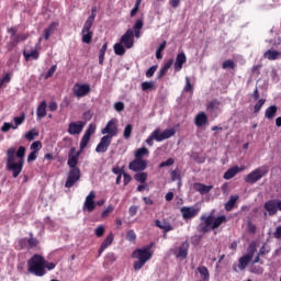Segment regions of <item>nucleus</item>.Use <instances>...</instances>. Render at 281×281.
Masks as SVG:
<instances>
[{"mask_svg": "<svg viewBox=\"0 0 281 281\" xmlns=\"http://www.w3.org/2000/svg\"><path fill=\"white\" fill-rule=\"evenodd\" d=\"M25 147L20 146L18 150L14 147H10L7 150V170L12 172L13 179H16L21 172H23V166H25Z\"/></svg>", "mask_w": 281, "mask_h": 281, "instance_id": "f257e3e1", "label": "nucleus"}, {"mask_svg": "<svg viewBox=\"0 0 281 281\" xmlns=\"http://www.w3.org/2000/svg\"><path fill=\"white\" fill-rule=\"evenodd\" d=\"M153 247H155V243H150L144 248H138L133 251L132 258H136V261L133 265L134 271H139L153 258Z\"/></svg>", "mask_w": 281, "mask_h": 281, "instance_id": "f03ea898", "label": "nucleus"}, {"mask_svg": "<svg viewBox=\"0 0 281 281\" xmlns=\"http://www.w3.org/2000/svg\"><path fill=\"white\" fill-rule=\"evenodd\" d=\"M200 221H203V223L200 224V232L202 234H207L209 232H212V229H217V227L223 223H227V217L225 215H221L215 218L213 215H202Z\"/></svg>", "mask_w": 281, "mask_h": 281, "instance_id": "7ed1b4c3", "label": "nucleus"}, {"mask_svg": "<svg viewBox=\"0 0 281 281\" xmlns=\"http://www.w3.org/2000/svg\"><path fill=\"white\" fill-rule=\"evenodd\" d=\"M27 271L37 278H43L47 273L45 270V257L41 255H33L27 261Z\"/></svg>", "mask_w": 281, "mask_h": 281, "instance_id": "20e7f679", "label": "nucleus"}, {"mask_svg": "<svg viewBox=\"0 0 281 281\" xmlns=\"http://www.w3.org/2000/svg\"><path fill=\"white\" fill-rule=\"evenodd\" d=\"M176 133L177 132L175 131V128H167L161 132V128L158 127L151 132V134L147 137L145 142L147 145L154 146V140L164 142L166 139H170V137H175Z\"/></svg>", "mask_w": 281, "mask_h": 281, "instance_id": "39448f33", "label": "nucleus"}, {"mask_svg": "<svg viewBox=\"0 0 281 281\" xmlns=\"http://www.w3.org/2000/svg\"><path fill=\"white\" fill-rule=\"evenodd\" d=\"M269 175V166L263 165L256 169H254L250 173L246 175L244 178L245 183H249L254 186V183H258L260 179L267 177Z\"/></svg>", "mask_w": 281, "mask_h": 281, "instance_id": "423d86ee", "label": "nucleus"}, {"mask_svg": "<svg viewBox=\"0 0 281 281\" xmlns=\"http://www.w3.org/2000/svg\"><path fill=\"white\" fill-rule=\"evenodd\" d=\"M117 133H120V131L117 130V120L115 119H111L105 127L101 130V134L105 135V137H110V139L117 137Z\"/></svg>", "mask_w": 281, "mask_h": 281, "instance_id": "0eeeda50", "label": "nucleus"}, {"mask_svg": "<svg viewBox=\"0 0 281 281\" xmlns=\"http://www.w3.org/2000/svg\"><path fill=\"white\" fill-rule=\"evenodd\" d=\"M95 128H97L95 124L93 123L89 124L80 142V153H82V150H85V148L89 146V143L91 142V135L95 134Z\"/></svg>", "mask_w": 281, "mask_h": 281, "instance_id": "6e6552de", "label": "nucleus"}, {"mask_svg": "<svg viewBox=\"0 0 281 281\" xmlns=\"http://www.w3.org/2000/svg\"><path fill=\"white\" fill-rule=\"evenodd\" d=\"M200 212H201V209L194 207V206H182L180 209V213L183 221H192V218H195V216H199Z\"/></svg>", "mask_w": 281, "mask_h": 281, "instance_id": "1a4fd4ad", "label": "nucleus"}, {"mask_svg": "<svg viewBox=\"0 0 281 281\" xmlns=\"http://www.w3.org/2000/svg\"><path fill=\"white\" fill-rule=\"evenodd\" d=\"M80 181V168L70 169L65 183V188H74Z\"/></svg>", "mask_w": 281, "mask_h": 281, "instance_id": "9d476101", "label": "nucleus"}, {"mask_svg": "<svg viewBox=\"0 0 281 281\" xmlns=\"http://www.w3.org/2000/svg\"><path fill=\"white\" fill-rule=\"evenodd\" d=\"M75 98H85L91 93V87L87 83H76L72 88Z\"/></svg>", "mask_w": 281, "mask_h": 281, "instance_id": "9b49d317", "label": "nucleus"}, {"mask_svg": "<svg viewBox=\"0 0 281 281\" xmlns=\"http://www.w3.org/2000/svg\"><path fill=\"white\" fill-rule=\"evenodd\" d=\"M263 207L268 211L269 216H274V214H278V210L281 212V201L269 200L263 204Z\"/></svg>", "mask_w": 281, "mask_h": 281, "instance_id": "f8f14e48", "label": "nucleus"}, {"mask_svg": "<svg viewBox=\"0 0 281 281\" xmlns=\"http://www.w3.org/2000/svg\"><path fill=\"white\" fill-rule=\"evenodd\" d=\"M120 43H122L126 49H132L133 45H135L133 29H128L125 34L122 35Z\"/></svg>", "mask_w": 281, "mask_h": 281, "instance_id": "ddd939ff", "label": "nucleus"}, {"mask_svg": "<svg viewBox=\"0 0 281 281\" xmlns=\"http://www.w3.org/2000/svg\"><path fill=\"white\" fill-rule=\"evenodd\" d=\"M83 212H93L95 210V191H90V193L86 196L83 202Z\"/></svg>", "mask_w": 281, "mask_h": 281, "instance_id": "4468645a", "label": "nucleus"}, {"mask_svg": "<svg viewBox=\"0 0 281 281\" xmlns=\"http://www.w3.org/2000/svg\"><path fill=\"white\" fill-rule=\"evenodd\" d=\"M128 168L133 170V172H143L148 168V162L144 159L135 158L128 165Z\"/></svg>", "mask_w": 281, "mask_h": 281, "instance_id": "2eb2a0df", "label": "nucleus"}, {"mask_svg": "<svg viewBox=\"0 0 281 281\" xmlns=\"http://www.w3.org/2000/svg\"><path fill=\"white\" fill-rule=\"evenodd\" d=\"M80 153L82 151H76V147H71L70 151L68 154V162L70 169L78 168V159H80Z\"/></svg>", "mask_w": 281, "mask_h": 281, "instance_id": "dca6fc26", "label": "nucleus"}, {"mask_svg": "<svg viewBox=\"0 0 281 281\" xmlns=\"http://www.w3.org/2000/svg\"><path fill=\"white\" fill-rule=\"evenodd\" d=\"M111 142H113L111 136H103L95 147V153H106V150H109V146H111Z\"/></svg>", "mask_w": 281, "mask_h": 281, "instance_id": "f3484780", "label": "nucleus"}, {"mask_svg": "<svg viewBox=\"0 0 281 281\" xmlns=\"http://www.w3.org/2000/svg\"><path fill=\"white\" fill-rule=\"evenodd\" d=\"M82 128H85V122H71L68 125L69 135H80L82 133Z\"/></svg>", "mask_w": 281, "mask_h": 281, "instance_id": "a211bd4d", "label": "nucleus"}, {"mask_svg": "<svg viewBox=\"0 0 281 281\" xmlns=\"http://www.w3.org/2000/svg\"><path fill=\"white\" fill-rule=\"evenodd\" d=\"M188 61V57H186V53L181 52L176 57V63L173 65V69L176 72L181 71L183 69V65Z\"/></svg>", "mask_w": 281, "mask_h": 281, "instance_id": "6ab92c4d", "label": "nucleus"}, {"mask_svg": "<svg viewBox=\"0 0 281 281\" xmlns=\"http://www.w3.org/2000/svg\"><path fill=\"white\" fill-rule=\"evenodd\" d=\"M214 186H207L201 182L193 183V190H195V192H200L202 195L210 194V192H212Z\"/></svg>", "mask_w": 281, "mask_h": 281, "instance_id": "aec40b11", "label": "nucleus"}, {"mask_svg": "<svg viewBox=\"0 0 281 281\" xmlns=\"http://www.w3.org/2000/svg\"><path fill=\"white\" fill-rule=\"evenodd\" d=\"M114 238H115V236L113 235V233H110V234L104 238V240L102 241V244H101V246H100V248H99V251H98L99 256H102V252H103L106 248L111 247V245H113Z\"/></svg>", "mask_w": 281, "mask_h": 281, "instance_id": "412c9836", "label": "nucleus"}, {"mask_svg": "<svg viewBox=\"0 0 281 281\" xmlns=\"http://www.w3.org/2000/svg\"><path fill=\"white\" fill-rule=\"evenodd\" d=\"M243 170H245V167L234 166L229 168L227 171H225L224 179L226 181H229V179H234V177H236L238 172H243Z\"/></svg>", "mask_w": 281, "mask_h": 281, "instance_id": "4be33fe9", "label": "nucleus"}, {"mask_svg": "<svg viewBox=\"0 0 281 281\" xmlns=\"http://www.w3.org/2000/svg\"><path fill=\"white\" fill-rule=\"evenodd\" d=\"M188 249H190V244L188 241L182 243L178 251L175 252L177 258L186 260V258H188Z\"/></svg>", "mask_w": 281, "mask_h": 281, "instance_id": "5701e85b", "label": "nucleus"}, {"mask_svg": "<svg viewBox=\"0 0 281 281\" xmlns=\"http://www.w3.org/2000/svg\"><path fill=\"white\" fill-rule=\"evenodd\" d=\"M194 124L198 128H201L207 124V114L205 112H199L194 117Z\"/></svg>", "mask_w": 281, "mask_h": 281, "instance_id": "b1692460", "label": "nucleus"}, {"mask_svg": "<svg viewBox=\"0 0 281 281\" xmlns=\"http://www.w3.org/2000/svg\"><path fill=\"white\" fill-rule=\"evenodd\" d=\"M36 115L38 120H43L47 115V102L42 101L40 105L37 106Z\"/></svg>", "mask_w": 281, "mask_h": 281, "instance_id": "393cba45", "label": "nucleus"}, {"mask_svg": "<svg viewBox=\"0 0 281 281\" xmlns=\"http://www.w3.org/2000/svg\"><path fill=\"white\" fill-rule=\"evenodd\" d=\"M251 260L252 259H250V257L247 255L241 256L238 260V269H240V271H245V269H247Z\"/></svg>", "mask_w": 281, "mask_h": 281, "instance_id": "a878e982", "label": "nucleus"}, {"mask_svg": "<svg viewBox=\"0 0 281 281\" xmlns=\"http://www.w3.org/2000/svg\"><path fill=\"white\" fill-rule=\"evenodd\" d=\"M265 58H267L268 60H280L281 58V53L278 50H272L269 49L263 54Z\"/></svg>", "mask_w": 281, "mask_h": 281, "instance_id": "bb28decb", "label": "nucleus"}, {"mask_svg": "<svg viewBox=\"0 0 281 281\" xmlns=\"http://www.w3.org/2000/svg\"><path fill=\"white\" fill-rule=\"evenodd\" d=\"M56 27H58V22H53L48 25V27H46L44 30L45 41H49V36H52V34H54V30H56Z\"/></svg>", "mask_w": 281, "mask_h": 281, "instance_id": "cd10ccee", "label": "nucleus"}, {"mask_svg": "<svg viewBox=\"0 0 281 281\" xmlns=\"http://www.w3.org/2000/svg\"><path fill=\"white\" fill-rule=\"evenodd\" d=\"M277 113H278V106L270 105L265 112V117H266V120H273V117H276Z\"/></svg>", "mask_w": 281, "mask_h": 281, "instance_id": "c85d7f7f", "label": "nucleus"}, {"mask_svg": "<svg viewBox=\"0 0 281 281\" xmlns=\"http://www.w3.org/2000/svg\"><path fill=\"white\" fill-rule=\"evenodd\" d=\"M23 56H24L25 60H32V59L38 60L41 53H38V50H36V49H33L30 53L24 50Z\"/></svg>", "mask_w": 281, "mask_h": 281, "instance_id": "c756f323", "label": "nucleus"}, {"mask_svg": "<svg viewBox=\"0 0 281 281\" xmlns=\"http://www.w3.org/2000/svg\"><path fill=\"white\" fill-rule=\"evenodd\" d=\"M172 63H175V60L169 59L164 67L158 71V80H161L162 76H166V74H168V69H170V67H172Z\"/></svg>", "mask_w": 281, "mask_h": 281, "instance_id": "7c9ffc66", "label": "nucleus"}, {"mask_svg": "<svg viewBox=\"0 0 281 281\" xmlns=\"http://www.w3.org/2000/svg\"><path fill=\"white\" fill-rule=\"evenodd\" d=\"M198 272L200 273V278L202 281L210 280V270H207V267L205 266L198 267Z\"/></svg>", "mask_w": 281, "mask_h": 281, "instance_id": "2f4dec72", "label": "nucleus"}, {"mask_svg": "<svg viewBox=\"0 0 281 281\" xmlns=\"http://www.w3.org/2000/svg\"><path fill=\"white\" fill-rule=\"evenodd\" d=\"M155 225L156 227H159V229H164L165 234H167V232H172V225H170V223H164L161 224V221L156 220L155 221Z\"/></svg>", "mask_w": 281, "mask_h": 281, "instance_id": "473e14b6", "label": "nucleus"}, {"mask_svg": "<svg viewBox=\"0 0 281 281\" xmlns=\"http://www.w3.org/2000/svg\"><path fill=\"white\" fill-rule=\"evenodd\" d=\"M150 155V151L146 147H140L135 151V159H143L144 157Z\"/></svg>", "mask_w": 281, "mask_h": 281, "instance_id": "72a5a7b5", "label": "nucleus"}, {"mask_svg": "<svg viewBox=\"0 0 281 281\" xmlns=\"http://www.w3.org/2000/svg\"><path fill=\"white\" fill-rule=\"evenodd\" d=\"M236 201H238V195H232L229 200L225 204L226 212H232L234 210V205H236Z\"/></svg>", "mask_w": 281, "mask_h": 281, "instance_id": "f704fd0d", "label": "nucleus"}, {"mask_svg": "<svg viewBox=\"0 0 281 281\" xmlns=\"http://www.w3.org/2000/svg\"><path fill=\"white\" fill-rule=\"evenodd\" d=\"M113 49L116 56H124L126 54V48H124V45L121 42L114 44Z\"/></svg>", "mask_w": 281, "mask_h": 281, "instance_id": "c9c22d12", "label": "nucleus"}, {"mask_svg": "<svg viewBox=\"0 0 281 281\" xmlns=\"http://www.w3.org/2000/svg\"><path fill=\"white\" fill-rule=\"evenodd\" d=\"M106 49H109V43L105 42L101 49L99 50V65H104V56L106 54Z\"/></svg>", "mask_w": 281, "mask_h": 281, "instance_id": "e433bc0d", "label": "nucleus"}, {"mask_svg": "<svg viewBox=\"0 0 281 281\" xmlns=\"http://www.w3.org/2000/svg\"><path fill=\"white\" fill-rule=\"evenodd\" d=\"M81 41L86 43V45H91V41H93V32L81 33Z\"/></svg>", "mask_w": 281, "mask_h": 281, "instance_id": "4c0bfd02", "label": "nucleus"}, {"mask_svg": "<svg viewBox=\"0 0 281 281\" xmlns=\"http://www.w3.org/2000/svg\"><path fill=\"white\" fill-rule=\"evenodd\" d=\"M93 23H95L94 20H90L89 18L86 20L83 27L81 30V34H85L87 32H93L91 31V27H93Z\"/></svg>", "mask_w": 281, "mask_h": 281, "instance_id": "58836bf2", "label": "nucleus"}, {"mask_svg": "<svg viewBox=\"0 0 281 281\" xmlns=\"http://www.w3.org/2000/svg\"><path fill=\"white\" fill-rule=\"evenodd\" d=\"M135 181H138L139 183H146L148 179L147 172H138L134 176Z\"/></svg>", "mask_w": 281, "mask_h": 281, "instance_id": "ea45409f", "label": "nucleus"}, {"mask_svg": "<svg viewBox=\"0 0 281 281\" xmlns=\"http://www.w3.org/2000/svg\"><path fill=\"white\" fill-rule=\"evenodd\" d=\"M131 135H133V125L127 124L123 132L124 139H131Z\"/></svg>", "mask_w": 281, "mask_h": 281, "instance_id": "a19ab883", "label": "nucleus"}, {"mask_svg": "<svg viewBox=\"0 0 281 281\" xmlns=\"http://www.w3.org/2000/svg\"><path fill=\"white\" fill-rule=\"evenodd\" d=\"M222 69H236V63L232 59L223 61Z\"/></svg>", "mask_w": 281, "mask_h": 281, "instance_id": "79ce46f5", "label": "nucleus"}, {"mask_svg": "<svg viewBox=\"0 0 281 281\" xmlns=\"http://www.w3.org/2000/svg\"><path fill=\"white\" fill-rule=\"evenodd\" d=\"M218 106H221V101L214 99L207 103L206 109L207 111H213V109H218Z\"/></svg>", "mask_w": 281, "mask_h": 281, "instance_id": "37998d69", "label": "nucleus"}, {"mask_svg": "<svg viewBox=\"0 0 281 281\" xmlns=\"http://www.w3.org/2000/svg\"><path fill=\"white\" fill-rule=\"evenodd\" d=\"M36 137H38L36 130H31L25 134V139H29V142H34Z\"/></svg>", "mask_w": 281, "mask_h": 281, "instance_id": "c03bdc74", "label": "nucleus"}, {"mask_svg": "<svg viewBox=\"0 0 281 281\" xmlns=\"http://www.w3.org/2000/svg\"><path fill=\"white\" fill-rule=\"evenodd\" d=\"M266 102H267L266 99H260V100L255 104L254 113H255V114L260 113V110L262 109V106H265V103H266Z\"/></svg>", "mask_w": 281, "mask_h": 281, "instance_id": "a18cd8bd", "label": "nucleus"}, {"mask_svg": "<svg viewBox=\"0 0 281 281\" xmlns=\"http://www.w3.org/2000/svg\"><path fill=\"white\" fill-rule=\"evenodd\" d=\"M150 89H155V83L153 81H144L142 83V91H149Z\"/></svg>", "mask_w": 281, "mask_h": 281, "instance_id": "49530a36", "label": "nucleus"}, {"mask_svg": "<svg viewBox=\"0 0 281 281\" xmlns=\"http://www.w3.org/2000/svg\"><path fill=\"white\" fill-rule=\"evenodd\" d=\"M41 148H43V144L41 143V140H36V142L32 143V145H31V150L33 153H38V150H41Z\"/></svg>", "mask_w": 281, "mask_h": 281, "instance_id": "de8ad7c7", "label": "nucleus"}, {"mask_svg": "<svg viewBox=\"0 0 281 281\" xmlns=\"http://www.w3.org/2000/svg\"><path fill=\"white\" fill-rule=\"evenodd\" d=\"M126 238L130 243H135V240H137V235L135 234V231H128L126 234Z\"/></svg>", "mask_w": 281, "mask_h": 281, "instance_id": "09e8293b", "label": "nucleus"}, {"mask_svg": "<svg viewBox=\"0 0 281 281\" xmlns=\"http://www.w3.org/2000/svg\"><path fill=\"white\" fill-rule=\"evenodd\" d=\"M94 234H95L97 238H102L104 236V225H99L94 229Z\"/></svg>", "mask_w": 281, "mask_h": 281, "instance_id": "8fccbe9b", "label": "nucleus"}, {"mask_svg": "<svg viewBox=\"0 0 281 281\" xmlns=\"http://www.w3.org/2000/svg\"><path fill=\"white\" fill-rule=\"evenodd\" d=\"M13 122H14V124H15V126H14L13 128H16V126H21V124H22L23 122H25V114H22L21 116H15V117L13 119Z\"/></svg>", "mask_w": 281, "mask_h": 281, "instance_id": "3c124183", "label": "nucleus"}, {"mask_svg": "<svg viewBox=\"0 0 281 281\" xmlns=\"http://www.w3.org/2000/svg\"><path fill=\"white\" fill-rule=\"evenodd\" d=\"M194 90V87L192 86V83L190 82V77H186V87H184V91L187 93H190Z\"/></svg>", "mask_w": 281, "mask_h": 281, "instance_id": "603ef678", "label": "nucleus"}, {"mask_svg": "<svg viewBox=\"0 0 281 281\" xmlns=\"http://www.w3.org/2000/svg\"><path fill=\"white\" fill-rule=\"evenodd\" d=\"M168 166H175V159L173 158H169L166 161L160 162L158 168H166Z\"/></svg>", "mask_w": 281, "mask_h": 281, "instance_id": "864d4df0", "label": "nucleus"}, {"mask_svg": "<svg viewBox=\"0 0 281 281\" xmlns=\"http://www.w3.org/2000/svg\"><path fill=\"white\" fill-rule=\"evenodd\" d=\"M38 245V239L31 237L27 239V247L29 249H34Z\"/></svg>", "mask_w": 281, "mask_h": 281, "instance_id": "5fc2aeb1", "label": "nucleus"}, {"mask_svg": "<svg viewBox=\"0 0 281 281\" xmlns=\"http://www.w3.org/2000/svg\"><path fill=\"white\" fill-rule=\"evenodd\" d=\"M12 80V77H10V74H5L1 79H0V89L3 87V85H8Z\"/></svg>", "mask_w": 281, "mask_h": 281, "instance_id": "6e6d98bb", "label": "nucleus"}, {"mask_svg": "<svg viewBox=\"0 0 281 281\" xmlns=\"http://www.w3.org/2000/svg\"><path fill=\"white\" fill-rule=\"evenodd\" d=\"M58 66L56 65H53L48 71L46 72L45 75V80H48V78H52V76H54V74H56V69H57Z\"/></svg>", "mask_w": 281, "mask_h": 281, "instance_id": "4d7b16f0", "label": "nucleus"}, {"mask_svg": "<svg viewBox=\"0 0 281 281\" xmlns=\"http://www.w3.org/2000/svg\"><path fill=\"white\" fill-rule=\"evenodd\" d=\"M47 269V271H54L56 269V263L49 262L44 259V270Z\"/></svg>", "mask_w": 281, "mask_h": 281, "instance_id": "13d9d810", "label": "nucleus"}, {"mask_svg": "<svg viewBox=\"0 0 281 281\" xmlns=\"http://www.w3.org/2000/svg\"><path fill=\"white\" fill-rule=\"evenodd\" d=\"M247 251H248V254H246V256H249L250 259H254V254H256V245L255 244H250L248 246Z\"/></svg>", "mask_w": 281, "mask_h": 281, "instance_id": "bf43d9fd", "label": "nucleus"}, {"mask_svg": "<svg viewBox=\"0 0 281 281\" xmlns=\"http://www.w3.org/2000/svg\"><path fill=\"white\" fill-rule=\"evenodd\" d=\"M144 27V19H138L133 25V30L142 31Z\"/></svg>", "mask_w": 281, "mask_h": 281, "instance_id": "052dcab7", "label": "nucleus"}, {"mask_svg": "<svg viewBox=\"0 0 281 281\" xmlns=\"http://www.w3.org/2000/svg\"><path fill=\"white\" fill-rule=\"evenodd\" d=\"M113 210H115V207H113V205H109V206L101 213L102 218H106V216H109V215L111 214V212H113Z\"/></svg>", "mask_w": 281, "mask_h": 281, "instance_id": "680f3d73", "label": "nucleus"}, {"mask_svg": "<svg viewBox=\"0 0 281 281\" xmlns=\"http://www.w3.org/2000/svg\"><path fill=\"white\" fill-rule=\"evenodd\" d=\"M247 228H248L249 234H256V229H258L256 224L251 223V221H248Z\"/></svg>", "mask_w": 281, "mask_h": 281, "instance_id": "e2e57ef3", "label": "nucleus"}, {"mask_svg": "<svg viewBox=\"0 0 281 281\" xmlns=\"http://www.w3.org/2000/svg\"><path fill=\"white\" fill-rule=\"evenodd\" d=\"M155 71H157V66H151L147 71H146V78H153L155 76Z\"/></svg>", "mask_w": 281, "mask_h": 281, "instance_id": "0e129e2a", "label": "nucleus"}, {"mask_svg": "<svg viewBox=\"0 0 281 281\" xmlns=\"http://www.w3.org/2000/svg\"><path fill=\"white\" fill-rule=\"evenodd\" d=\"M138 210H139V206H137V205L130 206V209H128L130 216H132V217L135 216L137 214Z\"/></svg>", "mask_w": 281, "mask_h": 281, "instance_id": "69168bd1", "label": "nucleus"}, {"mask_svg": "<svg viewBox=\"0 0 281 281\" xmlns=\"http://www.w3.org/2000/svg\"><path fill=\"white\" fill-rule=\"evenodd\" d=\"M114 109L117 111V113H122V111H124V102L114 103Z\"/></svg>", "mask_w": 281, "mask_h": 281, "instance_id": "338daca9", "label": "nucleus"}, {"mask_svg": "<svg viewBox=\"0 0 281 281\" xmlns=\"http://www.w3.org/2000/svg\"><path fill=\"white\" fill-rule=\"evenodd\" d=\"M273 237L277 238V240H281V225L276 228Z\"/></svg>", "mask_w": 281, "mask_h": 281, "instance_id": "774afa93", "label": "nucleus"}]
</instances>
